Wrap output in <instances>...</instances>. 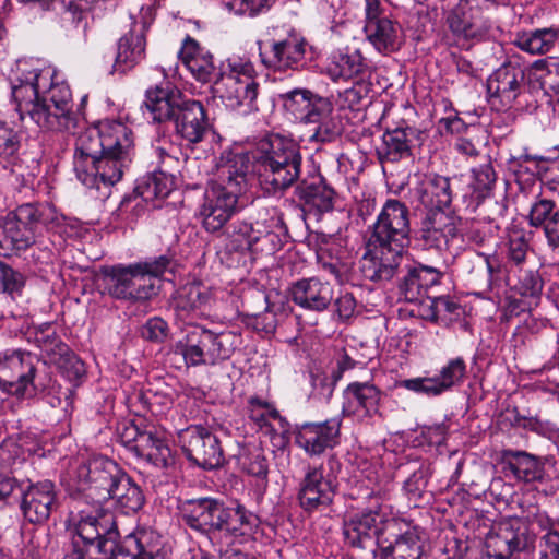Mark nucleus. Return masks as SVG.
Instances as JSON below:
<instances>
[{
	"instance_id": "nucleus-18",
	"label": "nucleus",
	"mask_w": 559,
	"mask_h": 559,
	"mask_svg": "<svg viewBox=\"0 0 559 559\" xmlns=\"http://www.w3.org/2000/svg\"><path fill=\"white\" fill-rule=\"evenodd\" d=\"M409 210L397 199H388L372 225L369 238L407 247L411 241Z\"/></svg>"
},
{
	"instance_id": "nucleus-43",
	"label": "nucleus",
	"mask_w": 559,
	"mask_h": 559,
	"mask_svg": "<svg viewBox=\"0 0 559 559\" xmlns=\"http://www.w3.org/2000/svg\"><path fill=\"white\" fill-rule=\"evenodd\" d=\"M110 500L124 514H134L145 503V495L140 485L124 471L111 492Z\"/></svg>"
},
{
	"instance_id": "nucleus-58",
	"label": "nucleus",
	"mask_w": 559,
	"mask_h": 559,
	"mask_svg": "<svg viewBox=\"0 0 559 559\" xmlns=\"http://www.w3.org/2000/svg\"><path fill=\"white\" fill-rule=\"evenodd\" d=\"M52 364L71 382L81 380L85 374L84 362L70 348L64 355L56 357Z\"/></svg>"
},
{
	"instance_id": "nucleus-21",
	"label": "nucleus",
	"mask_w": 559,
	"mask_h": 559,
	"mask_svg": "<svg viewBox=\"0 0 559 559\" xmlns=\"http://www.w3.org/2000/svg\"><path fill=\"white\" fill-rule=\"evenodd\" d=\"M250 169L247 153L225 152L217 164L216 182L212 188L241 200L249 187Z\"/></svg>"
},
{
	"instance_id": "nucleus-29",
	"label": "nucleus",
	"mask_w": 559,
	"mask_h": 559,
	"mask_svg": "<svg viewBox=\"0 0 559 559\" xmlns=\"http://www.w3.org/2000/svg\"><path fill=\"white\" fill-rule=\"evenodd\" d=\"M421 143V132L413 127H397L382 135V143L376 153L380 164L397 163L409 158L413 148Z\"/></svg>"
},
{
	"instance_id": "nucleus-15",
	"label": "nucleus",
	"mask_w": 559,
	"mask_h": 559,
	"mask_svg": "<svg viewBox=\"0 0 559 559\" xmlns=\"http://www.w3.org/2000/svg\"><path fill=\"white\" fill-rule=\"evenodd\" d=\"M534 542L526 525L520 519H508L496 523L485 539L488 557L511 559L515 552L528 548Z\"/></svg>"
},
{
	"instance_id": "nucleus-14",
	"label": "nucleus",
	"mask_w": 559,
	"mask_h": 559,
	"mask_svg": "<svg viewBox=\"0 0 559 559\" xmlns=\"http://www.w3.org/2000/svg\"><path fill=\"white\" fill-rule=\"evenodd\" d=\"M405 246L368 239L367 250L360 260V271L366 280L386 282L401 270L404 261Z\"/></svg>"
},
{
	"instance_id": "nucleus-26",
	"label": "nucleus",
	"mask_w": 559,
	"mask_h": 559,
	"mask_svg": "<svg viewBox=\"0 0 559 559\" xmlns=\"http://www.w3.org/2000/svg\"><path fill=\"white\" fill-rule=\"evenodd\" d=\"M335 487L330 477H325L322 467H308L299 483L297 499L306 512L323 511L334 499Z\"/></svg>"
},
{
	"instance_id": "nucleus-8",
	"label": "nucleus",
	"mask_w": 559,
	"mask_h": 559,
	"mask_svg": "<svg viewBox=\"0 0 559 559\" xmlns=\"http://www.w3.org/2000/svg\"><path fill=\"white\" fill-rule=\"evenodd\" d=\"M233 338L229 332L214 333L201 325H189L174 352L182 356L188 367L215 366L231 356Z\"/></svg>"
},
{
	"instance_id": "nucleus-17",
	"label": "nucleus",
	"mask_w": 559,
	"mask_h": 559,
	"mask_svg": "<svg viewBox=\"0 0 559 559\" xmlns=\"http://www.w3.org/2000/svg\"><path fill=\"white\" fill-rule=\"evenodd\" d=\"M525 88L526 70L519 62L502 63L487 80L489 103L497 109L511 108Z\"/></svg>"
},
{
	"instance_id": "nucleus-5",
	"label": "nucleus",
	"mask_w": 559,
	"mask_h": 559,
	"mask_svg": "<svg viewBox=\"0 0 559 559\" xmlns=\"http://www.w3.org/2000/svg\"><path fill=\"white\" fill-rule=\"evenodd\" d=\"M64 216L47 202H27L0 218V255L10 257L27 250L44 230L52 231Z\"/></svg>"
},
{
	"instance_id": "nucleus-27",
	"label": "nucleus",
	"mask_w": 559,
	"mask_h": 559,
	"mask_svg": "<svg viewBox=\"0 0 559 559\" xmlns=\"http://www.w3.org/2000/svg\"><path fill=\"white\" fill-rule=\"evenodd\" d=\"M241 206L240 199L211 188L206 191L199 210L202 226L207 233H221Z\"/></svg>"
},
{
	"instance_id": "nucleus-61",
	"label": "nucleus",
	"mask_w": 559,
	"mask_h": 559,
	"mask_svg": "<svg viewBox=\"0 0 559 559\" xmlns=\"http://www.w3.org/2000/svg\"><path fill=\"white\" fill-rule=\"evenodd\" d=\"M399 385L409 391L426 394L428 396H438L445 392L437 377L405 379L401 380Z\"/></svg>"
},
{
	"instance_id": "nucleus-36",
	"label": "nucleus",
	"mask_w": 559,
	"mask_h": 559,
	"mask_svg": "<svg viewBox=\"0 0 559 559\" xmlns=\"http://www.w3.org/2000/svg\"><path fill=\"white\" fill-rule=\"evenodd\" d=\"M132 452L157 468H168L175 464L171 449L163 435L152 425H144V430Z\"/></svg>"
},
{
	"instance_id": "nucleus-16",
	"label": "nucleus",
	"mask_w": 559,
	"mask_h": 559,
	"mask_svg": "<svg viewBox=\"0 0 559 559\" xmlns=\"http://www.w3.org/2000/svg\"><path fill=\"white\" fill-rule=\"evenodd\" d=\"M74 531L72 543H94L100 539L120 538L115 515L104 506L84 504L72 512Z\"/></svg>"
},
{
	"instance_id": "nucleus-11",
	"label": "nucleus",
	"mask_w": 559,
	"mask_h": 559,
	"mask_svg": "<svg viewBox=\"0 0 559 559\" xmlns=\"http://www.w3.org/2000/svg\"><path fill=\"white\" fill-rule=\"evenodd\" d=\"M230 73H219V76L214 81L213 91L223 103L231 108H242L245 114L259 110L258 96L260 85L250 75L246 74L248 64L238 66L230 63Z\"/></svg>"
},
{
	"instance_id": "nucleus-48",
	"label": "nucleus",
	"mask_w": 559,
	"mask_h": 559,
	"mask_svg": "<svg viewBox=\"0 0 559 559\" xmlns=\"http://www.w3.org/2000/svg\"><path fill=\"white\" fill-rule=\"evenodd\" d=\"M223 233L227 235L228 241L226 243V248L229 251H249L258 240V238L253 236L252 226L245 222H236L226 227Z\"/></svg>"
},
{
	"instance_id": "nucleus-2",
	"label": "nucleus",
	"mask_w": 559,
	"mask_h": 559,
	"mask_svg": "<svg viewBox=\"0 0 559 559\" xmlns=\"http://www.w3.org/2000/svg\"><path fill=\"white\" fill-rule=\"evenodd\" d=\"M178 509L187 526L209 536L221 559H255L228 542L225 545L222 542V538L251 536L259 527V516L245 506L226 504L214 497H198L180 500Z\"/></svg>"
},
{
	"instance_id": "nucleus-41",
	"label": "nucleus",
	"mask_w": 559,
	"mask_h": 559,
	"mask_svg": "<svg viewBox=\"0 0 559 559\" xmlns=\"http://www.w3.org/2000/svg\"><path fill=\"white\" fill-rule=\"evenodd\" d=\"M365 33L371 45L381 53L394 52L403 44L401 26L388 17L366 22Z\"/></svg>"
},
{
	"instance_id": "nucleus-45",
	"label": "nucleus",
	"mask_w": 559,
	"mask_h": 559,
	"mask_svg": "<svg viewBox=\"0 0 559 559\" xmlns=\"http://www.w3.org/2000/svg\"><path fill=\"white\" fill-rule=\"evenodd\" d=\"M379 550L380 559H420L423 545L416 533L405 532L388 545L382 542Z\"/></svg>"
},
{
	"instance_id": "nucleus-44",
	"label": "nucleus",
	"mask_w": 559,
	"mask_h": 559,
	"mask_svg": "<svg viewBox=\"0 0 559 559\" xmlns=\"http://www.w3.org/2000/svg\"><path fill=\"white\" fill-rule=\"evenodd\" d=\"M209 300L210 295L202 285L197 283L186 284L177 290L174 297V309L177 317L187 319L192 313L202 310Z\"/></svg>"
},
{
	"instance_id": "nucleus-35",
	"label": "nucleus",
	"mask_w": 559,
	"mask_h": 559,
	"mask_svg": "<svg viewBox=\"0 0 559 559\" xmlns=\"http://www.w3.org/2000/svg\"><path fill=\"white\" fill-rule=\"evenodd\" d=\"M178 56L182 63L188 68L193 78L201 83H209L217 79L224 71L215 67L213 56L205 51L200 44L190 36H187L182 43Z\"/></svg>"
},
{
	"instance_id": "nucleus-33",
	"label": "nucleus",
	"mask_w": 559,
	"mask_h": 559,
	"mask_svg": "<svg viewBox=\"0 0 559 559\" xmlns=\"http://www.w3.org/2000/svg\"><path fill=\"white\" fill-rule=\"evenodd\" d=\"M295 194L304 206V211L320 217L334 207L335 191L323 177L316 176L297 185Z\"/></svg>"
},
{
	"instance_id": "nucleus-59",
	"label": "nucleus",
	"mask_w": 559,
	"mask_h": 559,
	"mask_svg": "<svg viewBox=\"0 0 559 559\" xmlns=\"http://www.w3.org/2000/svg\"><path fill=\"white\" fill-rule=\"evenodd\" d=\"M466 374V364L463 358L457 357L451 359L444 366L439 376H436L444 391L450 390L452 386L460 384Z\"/></svg>"
},
{
	"instance_id": "nucleus-25",
	"label": "nucleus",
	"mask_w": 559,
	"mask_h": 559,
	"mask_svg": "<svg viewBox=\"0 0 559 559\" xmlns=\"http://www.w3.org/2000/svg\"><path fill=\"white\" fill-rule=\"evenodd\" d=\"M445 23L459 40H481L489 32L491 24L478 7H472L467 0L451 9L445 16Z\"/></svg>"
},
{
	"instance_id": "nucleus-53",
	"label": "nucleus",
	"mask_w": 559,
	"mask_h": 559,
	"mask_svg": "<svg viewBox=\"0 0 559 559\" xmlns=\"http://www.w3.org/2000/svg\"><path fill=\"white\" fill-rule=\"evenodd\" d=\"M50 330L48 325L45 330L37 333L36 342L40 349L48 356L50 362H53L56 357L68 353L69 346L60 340L55 331Z\"/></svg>"
},
{
	"instance_id": "nucleus-54",
	"label": "nucleus",
	"mask_w": 559,
	"mask_h": 559,
	"mask_svg": "<svg viewBox=\"0 0 559 559\" xmlns=\"http://www.w3.org/2000/svg\"><path fill=\"white\" fill-rule=\"evenodd\" d=\"M514 289L524 297H539L544 282L537 271L519 269Z\"/></svg>"
},
{
	"instance_id": "nucleus-62",
	"label": "nucleus",
	"mask_w": 559,
	"mask_h": 559,
	"mask_svg": "<svg viewBox=\"0 0 559 559\" xmlns=\"http://www.w3.org/2000/svg\"><path fill=\"white\" fill-rule=\"evenodd\" d=\"M275 0H222L224 7L236 14L255 15L264 8H270Z\"/></svg>"
},
{
	"instance_id": "nucleus-37",
	"label": "nucleus",
	"mask_w": 559,
	"mask_h": 559,
	"mask_svg": "<svg viewBox=\"0 0 559 559\" xmlns=\"http://www.w3.org/2000/svg\"><path fill=\"white\" fill-rule=\"evenodd\" d=\"M500 459L519 481L534 483L544 479L545 466L542 459L536 455L526 451L503 449L500 451Z\"/></svg>"
},
{
	"instance_id": "nucleus-30",
	"label": "nucleus",
	"mask_w": 559,
	"mask_h": 559,
	"mask_svg": "<svg viewBox=\"0 0 559 559\" xmlns=\"http://www.w3.org/2000/svg\"><path fill=\"white\" fill-rule=\"evenodd\" d=\"M289 294L295 305L312 312L328 310L334 300L333 286L318 277L302 278L293 283Z\"/></svg>"
},
{
	"instance_id": "nucleus-28",
	"label": "nucleus",
	"mask_w": 559,
	"mask_h": 559,
	"mask_svg": "<svg viewBox=\"0 0 559 559\" xmlns=\"http://www.w3.org/2000/svg\"><path fill=\"white\" fill-rule=\"evenodd\" d=\"M17 84H12V97L16 104V111L21 120L29 117L37 124V116L40 115L41 90L46 87L47 79L41 71L32 70L17 79Z\"/></svg>"
},
{
	"instance_id": "nucleus-49",
	"label": "nucleus",
	"mask_w": 559,
	"mask_h": 559,
	"mask_svg": "<svg viewBox=\"0 0 559 559\" xmlns=\"http://www.w3.org/2000/svg\"><path fill=\"white\" fill-rule=\"evenodd\" d=\"M129 545L139 547V559H163L159 556L162 537L154 531L141 530L127 537Z\"/></svg>"
},
{
	"instance_id": "nucleus-31",
	"label": "nucleus",
	"mask_w": 559,
	"mask_h": 559,
	"mask_svg": "<svg viewBox=\"0 0 559 559\" xmlns=\"http://www.w3.org/2000/svg\"><path fill=\"white\" fill-rule=\"evenodd\" d=\"M383 393L370 382H353L344 391L342 413L347 416L371 417L378 414Z\"/></svg>"
},
{
	"instance_id": "nucleus-50",
	"label": "nucleus",
	"mask_w": 559,
	"mask_h": 559,
	"mask_svg": "<svg viewBox=\"0 0 559 559\" xmlns=\"http://www.w3.org/2000/svg\"><path fill=\"white\" fill-rule=\"evenodd\" d=\"M473 181L471 187L475 199L480 202L490 195L497 182V174L491 162H487L473 168Z\"/></svg>"
},
{
	"instance_id": "nucleus-34",
	"label": "nucleus",
	"mask_w": 559,
	"mask_h": 559,
	"mask_svg": "<svg viewBox=\"0 0 559 559\" xmlns=\"http://www.w3.org/2000/svg\"><path fill=\"white\" fill-rule=\"evenodd\" d=\"M324 73L333 81H348L372 78L373 70L367 59L355 50L353 52H334L324 68Z\"/></svg>"
},
{
	"instance_id": "nucleus-4",
	"label": "nucleus",
	"mask_w": 559,
	"mask_h": 559,
	"mask_svg": "<svg viewBox=\"0 0 559 559\" xmlns=\"http://www.w3.org/2000/svg\"><path fill=\"white\" fill-rule=\"evenodd\" d=\"M171 263L173 257L163 254L129 265L103 266L100 269L103 294L128 302L150 300L159 289L156 280L170 269Z\"/></svg>"
},
{
	"instance_id": "nucleus-13",
	"label": "nucleus",
	"mask_w": 559,
	"mask_h": 559,
	"mask_svg": "<svg viewBox=\"0 0 559 559\" xmlns=\"http://www.w3.org/2000/svg\"><path fill=\"white\" fill-rule=\"evenodd\" d=\"M39 110L37 126L43 130L71 131L76 127L71 91L64 84H51L41 90Z\"/></svg>"
},
{
	"instance_id": "nucleus-24",
	"label": "nucleus",
	"mask_w": 559,
	"mask_h": 559,
	"mask_svg": "<svg viewBox=\"0 0 559 559\" xmlns=\"http://www.w3.org/2000/svg\"><path fill=\"white\" fill-rule=\"evenodd\" d=\"M58 507V491L51 480L46 479L31 484L22 492L20 508L25 520L32 524L47 522Z\"/></svg>"
},
{
	"instance_id": "nucleus-55",
	"label": "nucleus",
	"mask_w": 559,
	"mask_h": 559,
	"mask_svg": "<svg viewBox=\"0 0 559 559\" xmlns=\"http://www.w3.org/2000/svg\"><path fill=\"white\" fill-rule=\"evenodd\" d=\"M342 124L338 117L330 114L323 118L317 126L310 128V141L331 142L342 134Z\"/></svg>"
},
{
	"instance_id": "nucleus-22",
	"label": "nucleus",
	"mask_w": 559,
	"mask_h": 559,
	"mask_svg": "<svg viewBox=\"0 0 559 559\" xmlns=\"http://www.w3.org/2000/svg\"><path fill=\"white\" fill-rule=\"evenodd\" d=\"M310 49L305 38L290 35L280 40H272L270 51H261L260 56L267 68L278 71H301L307 69L311 60Z\"/></svg>"
},
{
	"instance_id": "nucleus-10",
	"label": "nucleus",
	"mask_w": 559,
	"mask_h": 559,
	"mask_svg": "<svg viewBox=\"0 0 559 559\" xmlns=\"http://www.w3.org/2000/svg\"><path fill=\"white\" fill-rule=\"evenodd\" d=\"M124 469L108 457H96L76 469L78 491L86 504H100L110 500Z\"/></svg>"
},
{
	"instance_id": "nucleus-6",
	"label": "nucleus",
	"mask_w": 559,
	"mask_h": 559,
	"mask_svg": "<svg viewBox=\"0 0 559 559\" xmlns=\"http://www.w3.org/2000/svg\"><path fill=\"white\" fill-rule=\"evenodd\" d=\"M254 159L260 183L269 192L285 191L300 177V148L293 140L280 134H269L261 139L257 144Z\"/></svg>"
},
{
	"instance_id": "nucleus-20",
	"label": "nucleus",
	"mask_w": 559,
	"mask_h": 559,
	"mask_svg": "<svg viewBox=\"0 0 559 559\" xmlns=\"http://www.w3.org/2000/svg\"><path fill=\"white\" fill-rule=\"evenodd\" d=\"M456 269L467 284L481 292H491L501 282V264L491 254L466 252L456 261Z\"/></svg>"
},
{
	"instance_id": "nucleus-3",
	"label": "nucleus",
	"mask_w": 559,
	"mask_h": 559,
	"mask_svg": "<svg viewBox=\"0 0 559 559\" xmlns=\"http://www.w3.org/2000/svg\"><path fill=\"white\" fill-rule=\"evenodd\" d=\"M144 104L154 121L173 122L176 134L187 145L202 142L211 128L203 104L186 97L170 82L147 88Z\"/></svg>"
},
{
	"instance_id": "nucleus-19",
	"label": "nucleus",
	"mask_w": 559,
	"mask_h": 559,
	"mask_svg": "<svg viewBox=\"0 0 559 559\" xmlns=\"http://www.w3.org/2000/svg\"><path fill=\"white\" fill-rule=\"evenodd\" d=\"M413 233L423 250L441 252L457 236V217L454 212H425Z\"/></svg>"
},
{
	"instance_id": "nucleus-32",
	"label": "nucleus",
	"mask_w": 559,
	"mask_h": 559,
	"mask_svg": "<svg viewBox=\"0 0 559 559\" xmlns=\"http://www.w3.org/2000/svg\"><path fill=\"white\" fill-rule=\"evenodd\" d=\"M415 195L425 212H453L451 179L437 174L425 176L415 189Z\"/></svg>"
},
{
	"instance_id": "nucleus-47",
	"label": "nucleus",
	"mask_w": 559,
	"mask_h": 559,
	"mask_svg": "<svg viewBox=\"0 0 559 559\" xmlns=\"http://www.w3.org/2000/svg\"><path fill=\"white\" fill-rule=\"evenodd\" d=\"M119 539L109 536L94 543H72L71 559H114L121 547Z\"/></svg>"
},
{
	"instance_id": "nucleus-52",
	"label": "nucleus",
	"mask_w": 559,
	"mask_h": 559,
	"mask_svg": "<svg viewBox=\"0 0 559 559\" xmlns=\"http://www.w3.org/2000/svg\"><path fill=\"white\" fill-rule=\"evenodd\" d=\"M26 284V276L10 264L0 261V287L10 296L21 295Z\"/></svg>"
},
{
	"instance_id": "nucleus-57",
	"label": "nucleus",
	"mask_w": 559,
	"mask_h": 559,
	"mask_svg": "<svg viewBox=\"0 0 559 559\" xmlns=\"http://www.w3.org/2000/svg\"><path fill=\"white\" fill-rule=\"evenodd\" d=\"M372 93L373 85L371 78H360L354 80L352 87L346 88L340 96L343 99L344 106L354 108L364 99L371 98Z\"/></svg>"
},
{
	"instance_id": "nucleus-7",
	"label": "nucleus",
	"mask_w": 559,
	"mask_h": 559,
	"mask_svg": "<svg viewBox=\"0 0 559 559\" xmlns=\"http://www.w3.org/2000/svg\"><path fill=\"white\" fill-rule=\"evenodd\" d=\"M383 502L384 497L381 492L370 491L366 506H357L344 519L345 544L364 559H374L383 542L382 534L386 523L382 511Z\"/></svg>"
},
{
	"instance_id": "nucleus-12",
	"label": "nucleus",
	"mask_w": 559,
	"mask_h": 559,
	"mask_svg": "<svg viewBox=\"0 0 559 559\" xmlns=\"http://www.w3.org/2000/svg\"><path fill=\"white\" fill-rule=\"evenodd\" d=\"M178 442L187 460L207 471L223 466L224 451L215 433L202 425H191L178 432Z\"/></svg>"
},
{
	"instance_id": "nucleus-23",
	"label": "nucleus",
	"mask_w": 559,
	"mask_h": 559,
	"mask_svg": "<svg viewBox=\"0 0 559 559\" xmlns=\"http://www.w3.org/2000/svg\"><path fill=\"white\" fill-rule=\"evenodd\" d=\"M341 426L338 417L297 425L293 432L295 443L310 456L321 455L340 443Z\"/></svg>"
},
{
	"instance_id": "nucleus-64",
	"label": "nucleus",
	"mask_w": 559,
	"mask_h": 559,
	"mask_svg": "<svg viewBox=\"0 0 559 559\" xmlns=\"http://www.w3.org/2000/svg\"><path fill=\"white\" fill-rule=\"evenodd\" d=\"M340 380L334 378L331 372L328 374L324 371L317 370L311 373V384L316 394L321 399L330 400L333 395L336 383Z\"/></svg>"
},
{
	"instance_id": "nucleus-42",
	"label": "nucleus",
	"mask_w": 559,
	"mask_h": 559,
	"mask_svg": "<svg viewBox=\"0 0 559 559\" xmlns=\"http://www.w3.org/2000/svg\"><path fill=\"white\" fill-rule=\"evenodd\" d=\"M145 45L143 32L130 31L123 35L118 41L111 73L123 74L133 69L144 58Z\"/></svg>"
},
{
	"instance_id": "nucleus-51",
	"label": "nucleus",
	"mask_w": 559,
	"mask_h": 559,
	"mask_svg": "<svg viewBox=\"0 0 559 559\" xmlns=\"http://www.w3.org/2000/svg\"><path fill=\"white\" fill-rule=\"evenodd\" d=\"M317 94L306 88H295L280 95L286 111L300 120L302 112L309 107Z\"/></svg>"
},
{
	"instance_id": "nucleus-38",
	"label": "nucleus",
	"mask_w": 559,
	"mask_h": 559,
	"mask_svg": "<svg viewBox=\"0 0 559 559\" xmlns=\"http://www.w3.org/2000/svg\"><path fill=\"white\" fill-rule=\"evenodd\" d=\"M559 43V15H555L548 25H540L515 35L513 44L531 55H546Z\"/></svg>"
},
{
	"instance_id": "nucleus-56",
	"label": "nucleus",
	"mask_w": 559,
	"mask_h": 559,
	"mask_svg": "<svg viewBox=\"0 0 559 559\" xmlns=\"http://www.w3.org/2000/svg\"><path fill=\"white\" fill-rule=\"evenodd\" d=\"M334 112L333 104L329 98L316 95L309 107L302 112L300 122L311 128L317 126L323 118Z\"/></svg>"
},
{
	"instance_id": "nucleus-40",
	"label": "nucleus",
	"mask_w": 559,
	"mask_h": 559,
	"mask_svg": "<svg viewBox=\"0 0 559 559\" xmlns=\"http://www.w3.org/2000/svg\"><path fill=\"white\" fill-rule=\"evenodd\" d=\"M528 223L543 231L551 249H559V207L555 201L549 199L536 201L531 207Z\"/></svg>"
},
{
	"instance_id": "nucleus-46",
	"label": "nucleus",
	"mask_w": 559,
	"mask_h": 559,
	"mask_svg": "<svg viewBox=\"0 0 559 559\" xmlns=\"http://www.w3.org/2000/svg\"><path fill=\"white\" fill-rule=\"evenodd\" d=\"M173 177L164 171H153L141 177L134 188L135 193L146 203L163 200L171 192Z\"/></svg>"
},
{
	"instance_id": "nucleus-1",
	"label": "nucleus",
	"mask_w": 559,
	"mask_h": 559,
	"mask_svg": "<svg viewBox=\"0 0 559 559\" xmlns=\"http://www.w3.org/2000/svg\"><path fill=\"white\" fill-rule=\"evenodd\" d=\"M134 156L133 132L124 123L105 120L81 132L75 142L73 166L87 188L114 186L121 180Z\"/></svg>"
},
{
	"instance_id": "nucleus-63",
	"label": "nucleus",
	"mask_w": 559,
	"mask_h": 559,
	"mask_svg": "<svg viewBox=\"0 0 559 559\" xmlns=\"http://www.w3.org/2000/svg\"><path fill=\"white\" fill-rule=\"evenodd\" d=\"M536 82L545 95L559 99V59L551 62L549 70L536 75Z\"/></svg>"
},
{
	"instance_id": "nucleus-9",
	"label": "nucleus",
	"mask_w": 559,
	"mask_h": 559,
	"mask_svg": "<svg viewBox=\"0 0 559 559\" xmlns=\"http://www.w3.org/2000/svg\"><path fill=\"white\" fill-rule=\"evenodd\" d=\"M39 360L31 352L7 349L0 353V389L2 392L24 397L29 391L45 392L52 379L38 376Z\"/></svg>"
},
{
	"instance_id": "nucleus-60",
	"label": "nucleus",
	"mask_w": 559,
	"mask_h": 559,
	"mask_svg": "<svg viewBox=\"0 0 559 559\" xmlns=\"http://www.w3.org/2000/svg\"><path fill=\"white\" fill-rule=\"evenodd\" d=\"M21 147V140L17 132L5 122L0 121V163L9 162Z\"/></svg>"
},
{
	"instance_id": "nucleus-39",
	"label": "nucleus",
	"mask_w": 559,
	"mask_h": 559,
	"mask_svg": "<svg viewBox=\"0 0 559 559\" xmlns=\"http://www.w3.org/2000/svg\"><path fill=\"white\" fill-rule=\"evenodd\" d=\"M441 275V272L432 266L420 264L409 267L399 284L400 295L407 301H419L428 288L440 283Z\"/></svg>"
}]
</instances>
